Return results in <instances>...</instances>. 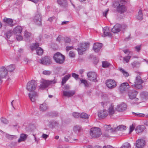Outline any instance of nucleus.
Listing matches in <instances>:
<instances>
[{
	"instance_id": "nucleus-1",
	"label": "nucleus",
	"mask_w": 148,
	"mask_h": 148,
	"mask_svg": "<svg viewBox=\"0 0 148 148\" xmlns=\"http://www.w3.org/2000/svg\"><path fill=\"white\" fill-rule=\"evenodd\" d=\"M33 21L36 25L40 26L42 25V15L39 10L37 9L35 15L33 18Z\"/></svg>"
},
{
	"instance_id": "nucleus-2",
	"label": "nucleus",
	"mask_w": 148,
	"mask_h": 148,
	"mask_svg": "<svg viewBox=\"0 0 148 148\" xmlns=\"http://www.w3.org/2000/svg\"><path fill=\"white\" fill-rule=\"evenodd\" d=\"M53 58L56 62L59 64H63L65 59V56L60 52H57L55 53Z\"/></svg>"
},
{
	"instance_id": "nucleus-3",
	"label": "nucleus",
	"mask_w": 148,
	"mask_h": 148,
	"mask_svg": "<svg viewBox=\"0 0 148 148\" xmlns=\"http://www.w3.org/2000/svg\"><path fill=\"white\" fill-rule=\"evenodd\" d=\"M57 82L56 80H46L42 79L41 80V84L40 86V88L43 89L47 87L51 84H54Z\"/></svg>"
},
{
	"instance_id": "nucleus-4",
	"label": "nucleus",
	"mask_w": 148,
	"mask_h": 148,
	"mask_svg": "<svg viewBox=\"0 0 148 148\" xmlns=\"http://www.w3.org/2000/svg\"><path fill=\"white\" fill-rule=\"evenodd\" d=\"M100 129L98 128L94 127L92 128L90 130V135L93 138L98 137L101 135Z\"/></svg>"
},
{
	"instance_id": "nucleus-5",
	"label": "nucleus",
	"mask_w": 148,
	"mask_h": 148,
	"mask_svg": "<svg viewBox=\"0 0 148 148\" xmlns=\"http://www.w3.org/2000/svg\"><path fill=\"white\" fill-rule=\"evenodd\" d=\"M89 44L88 43H83L80 44V47L77 49L78 53L79 55H82L83 52L87 50L89 48Z\"/></svg>"
},
{
	"instance_id": "nucleus-6",
	"label": "nucleus",
	"mask_w": 148,
	"mask_h": 148,
	"mask_svg": "<svg viewBox=\"0 0 148 148\" xmlns=\"http://www.w3.org/2000/svg\"><path fill=\"white\" fill-rule=\"evenodd\" d=\"M37 86L36 82L34 80H32L29 82L27 85L26 89L31 92L35 90Z\"/></svg>"
},
{
	"instance_id": "nucleus-7",
	"label": "nucleus",
	"mask_w": 148,
	"mask_h": 148,
	"mask_svg": "<svg viewBox=\"0 0 148 148\" xmlns=\"http://www.w3.org/2000/svg\"><path fill=\"white\" fill-rule=\"evenodd\" d=\"M114 5L116 8L117 11L120 13H123L126 10V7L125 5L121 4L119 1L116 2Z\"/></svg>"
},
{
	"instance_id": "nucleus-8",
	"label": "nucleus",
	"mask_w": 148,
	"mask_h": 148,
	"mask_svg": "<svg viewBox=\"0 0 148 148\" xmlns=\"http://www.w3.org/2000/svg\"><path fill=\"white\" fill-rule=\"evenodd\" d=\"M40 63L44 65H49L51 63V58L48 56L42 57L39 60Z\"/></svg>"
},
{
	"instance_id": "nucleus-9",
	"label": "nucleus",
	"mask_w": 148,
	"mask_h": 148,
	"mask_svg": "<svg viewBox=\"0 0 148 148\" xmlns=\"http://www.w3.org/2000/svg\"><path fill=\"white\" fill-rule=\"evenodd\" d=\"M143 81L141 79V78L140 76L137 77L135 82V86L138 89L142 88L143 86L141 84L143 83Z\"/></svg>"
},
{
	"instance_id": "nucleus-10",
	"label": "nucleus",
	"mask_w": 148,
	"mask_h": 148,
	"mask_svg": "<svg viewBox=\"0 0 148 148\" xmlns=\"http://www.w3.org/2000/svg\"><path fill=\"white\" fill-rule=\"evenodd\" d=\"M138 93V92L135 90H130V99L131 100L134 99V100L133 101L134 103H136V102L138 100V98L136 97Z\"/></svg>"
},
{
	"instance_id": "nucleus-11",
	"label": "nucleus",
	"mask_w": 148,
	"mask_h": 148,
	"mask_svg": "<svg viewBox=\"0 0 148 148\" xmlns=\"http://www.w3.org/2000/svg\"><path fill=\"white\" fill-rule=\"evenodd\" d=\"M106 83L107 86L110 89L114 88L116 86L115 81L111 79L106 80Z\"/></svg>"
},
{
	"instance_id": "nucleus-12",
	"label": "nucleus",
	"mask_w": 148,
	"mask_h": 148,
	"mask_svg": "<svg viewBox=\"0 0 148 148\" xmlns=\"http://www.w3.org/2000/svg\"><path fill=\"white\" fill-rule=\"evenodd\" d=\"M8 74V71L5 67L0 68V80L5 77Z\"/></svg>"
},
{
	"instance_id": "nucleus-13",
	"label": "nucleus",
	"mask_w": 148,
	"mask_h": 148,
	"mask_svg": "<svg viewBox=\"0 0 148 148\" xmlns=\"http://www.w3.org/2000/svg\"><path fill=\"white\" fill-rule=\"evenodd\" d=\"M145 142L143 139H139L136 142V148H143L145 145Z\"/></svg>"
},
{
	"instance_id": "nucleus-14",
	"label": "nucleus",
	"mask_w": 148,
	"mask_h": 148,
	"mask_svg": "<svg viewBox=\"0 0 148 148\" xmlns=\"http://www.w3.org/2000/svg\"><path fill=\"white\" fill-rule=\"evenodd\" d=\"M88 79L90 81H95L96 80L97 75L95 73L90 72L87 73Z\"/></svg>"
},
{
	"instance_id": "nucleus-15",
	"label": "nucleus",
	"mask_w": 148,
	"mask_h": 148,
	"mask_svg": "<svg viewBox=\"0 0 148 148\" xmlns=\"http://www.w3.org/2000/svg\"><path fill=\"white\" fill-rule=\"evenodd\" d=\"M129 88V84L128 83H123L122 84L119 88L120 92L123 93L126 91Z\"/></svg>"
},
{
	"instance_id": "nucleus-16",
	"label": "nucleus",
	"mask_w": 148,
	"mask_h": 148,
	"mask_svg": "<svg viewBox=\"0 0 148 148\" xmlns=\"http://www.w3.org/2000/svg\"><path fill=\"white\" fill-rule=\"evenodd\" d=\"M75 93L74 90H65L62 91L63 95L66 97H71L73 96Z\"/></svg>"
},
{
	"instance_id": "nucleus-17",
	"label": "nucleus",
	"mask_w": 148,
	"mask_h": 148,
	"mask_svg": "<svg viewBox=\"0 0 148 148\" xmlns=\"http://www.w3.org/2000/svg\"><path fill=\"white\" fill-rule=\"evenodd\" d=\"M102 47V43H95L93 45V49L95 52H98L100 51Z\"/></svg>"
},
{
	"instance_id": "nucleus-18",
	"label": "nucleus",
	"mask_w": 148,
	"mask_h": 148,
	"mask_svg": "<svg viewBox=\"0 0 148 148\" xmlns=\"http://www.w3.org/2000/svg\"><path fill=\"white\" fill-rule=\"evenodd\" d=\"M38 94L36 92H34L29 94V98L32 102H34L38 98Z\"/></svg>"
},
{
	"instance_id": "nucleus-19",
	"label": "nucleus",
	"mask_w": 148,
	"mask_h": 148,
	"mask_svg": "<svg viewBox=\"0 0 148 148\" xmlns=\"http://www.w3.org/2000/svg\"><path fill=\"white\" fill-rule=\"evenodd\" d=\"M121 25L119 24H116L112 29L111 31L114 33H117L121 31Z\"/></svg>"
},
{
	"instance_id": "nucleus-20",
	"label": "nucleus",
	"mask_w": 148,
	"mask_h": 148,
	"mask_svg": "<svg viewBox=\"0 0 148 148\" xmlns=\"http://www.w3.org/2000/svg\"><path fill=\"white\" fill-rule=\"evenodd\" d=\"M127 106L126 104L122 103L118 105L116 108V110L119 112H122L126 110Z\"/></svg>"
},
{
	"instance_id": "nucleus-21",
	"label": "nucleus",
	"mask_w": 148,
	"mask_h": 148,
	"mask_svg": "<svg viewBox=\"0 0 148 148\" xmlns=\"http://www.w3.org/2000/svg\"><path fill=\"white\" fill-rule=\"evenodd\" d=\"M108 114L107 111L105 110H101L99 112L98 115L99 117L104 118L106 117Z\"/></svg>"
},
{
	"instance_id": "nucleus-22",
	"label": "nucleus",
	"mask_w": 148,
	"mask_h": 148,
	"mask_svg": "<svg viewBox=\"0 0 148 148\" xmlns=\"http://www.w3.org/2000/svg\"><path fill=\"white\" fill-rule=\"evenodd\" d=\"M3 21L6 24H7L10 27H12L14 25L13 24V20L11 18L5 17L3 19Z\"/></svg>"
},
{
	"instance_id": "nucleus-23",
	"label": "nucleus",
	"mask_w": 148,
	"mask_h": 148,
	"mask_svg": "<svg viewBox=\"0 0 148 148\" xmlns=\"http://www.w3.org/2000/svg\"><path fill=\"white\" fill-rule=\"evenodd\" d=\"M145 128V127L144 125H139L137 126L136 128L135 131L137 133H141L144 131Z\"/></svg>"
},
{
	"instance_id": "nucleus-24",
	"label": "nucleus",
	"mask_w": 148,
	"mask_h": 148,
	"mask_svg": "<svg viewBox=\"0 0 148 148\" xmlns=\"http://www.w3.org/2000/svg\"><path fill=\"white\" fill-rule=\"evenodd\" d=\"M22 28L19 26H17L13 30V32L15 34H20L22 32Z\"/></svg>"
},
{
	"instance_id": "nucleus-25",
	"label": "nucleus",
	"mask_w": 148,
	"mask_h": 148,
	"mask_svg": "<svg viewBox=\"0 0 148 148\" xmlns=\"http://www.w3.org/2000/svg\"><path fill=\"white\" fill-rule=\"evenodd\" d=\"M126 127L123 125H121L117 126L116 127L114 128L113 130L114 131H122L126 130Z\"/></svg>"
},
{
	"instance_id": "nucleus-26",
	"label": "nucleus",
	"mask_w": 148,
	"mask_h": 148,
	"mask_svg": "<svg viewBox=\"0 0 148 148\" xmlns=\"http://www.w3.org/2000/svg\"><path fill=\"white\" fill-rule=\"evenodd\" d=\"M58 3L62 7H66L67 3L66 0H57Z\"/></svg>"
},
{
	"instance_id": "nucleus-27",
	"label": "nucleus",
	"mask_w": 148,
	"mask_h": 148,
	"mask_svg": "<svg viewBox=\"0 0 148 148\" xmlns=\"http://www.w3.org/2000/svg\"><path fill=\"white\" fill-rule=\"evenodd\" d=\"M103 30L104 37L108 36L111 37L112 36L111 33L109 32V28L108 27H104Z\"/></svg>"
},
{
	"instance_id": "nucleus-28",
	"label": "nucleus",
	"mask_w": 148,
	"mask_h": 148,
	"mask_svg": "<svg viewBox=\"0 0 148 148\" xmlns=\"http://www.w3.org/2000/svg\"><path fill=\"white\" fill-rule=\"evenodd\" d=\"M114 113V106L112 104L108 109V113L110 116H111Z\"/></svg>"
},
{
	"instance_id": "nucleus-29",
	"label": "nucleus",
	"mask_w": 148,
	"mask_h": 148,
	"mask_svg": "<svg viewBox=\"0 0 148 148\" xmlns=\"http://www.w3.org/2000/svg\"><path fill=\"white\" fill-rule=\"evenodd\" d=\"M48 108L47 105L45 103H43L40 105L39 109L40 111L43 112L47 110Z\"/></svg>"
},
{
	"instance_id": "nucleus-30",
	"label": "nucleus",
	"mask_w": 148,
	"mask_h": 148,
	"mask_svg": "<svg viewBox=\"0 0 148 148\" xmlns=\"http://www.w3.org/2000/svg\"><path fill=\"white\" fill-rule=\"evenodd\" d=\"M27 135L26 134H21L20 138L18 140V143L25 140L27 138Z\"/></svg>"
},
{
	"instance_id": "nucleus-31",
	"label": "nucleus",
	"mask_w": 148,
	"mask_h": 148,
	"mask_svg": "<svg viewBox=\"0 0 148 148\" xmlns=\"http://www.w3.org/2000/svg\"><path fill=\"white\" fill-rule=\"evenodd\" d=\"M71 75L68 74L67 75H65L62 79V84L63 85L65 84L66 81L70 78L71 77Z\"/></svg>"
},
{
	"instance_id": "nucleus-32",
	"label": "nucleus",
	"mask_w": 148,
	"mask_h": 148,
	"mask_svg": "<svg viewBox=\"0 0 148 148\" xmlns=\"http://www.w3.org/2000/svg\"><path fill=\"white\" fill-rule=\"evenodd\" d=\"M15 66L14 64H11L8 66L7 67L8 72H12L15 69Z\"/></svg>"
},
{
	"instance_id": "nucleus-33",
	"label": "nucleus",
	"mask_w": 148,
	"mask_h": 148,
	"mask_svg": "<svg viewBox=\"0 0 148 148\" xmlns=\"http://www.w3.org/2000/svg\"><path fill=\"white\" fill-rule=\"evenodd\" d=\"M136 18L140 20H142L143 18V16L142 11L140 10L139 11L138 14L136 16Z\"/></svg>"
},
{
	"instance_id": "nucleus-34",
	"label": "nucleus",
	"mask_w": 148,
	"mask_h": 148,
	"mask_svg": "<svg viewBox=\"0 0 148 148\" xmlns=\"http://www.w3.org/2000/svg\"><path fill=\"white\" fill-rule=\"evenodd\" d=\"M82 130L81 127L79 126L78 125L75 126L73 128L74 131L76 133L80 132Z\"/></svg>"
},
{
	"instance_id": "nucleus-35",
	"label": "nucleus",
	"mask_w": 148,
	"mask_h": 148,
	"mask_svg": "<svg viewBox=\"0 0 148 148\" xmlns=\"http://www.w3.org/2000/svg\"><path fill=\"white\" fill-rule=\"evenodd\" d=\"M36 52L38 55L41 56L43 54V50L41 47H38L36 49Z\"/></svg>"
},
{
	"instance_id": "nucleus-36",
	"label": "nucleus",
	"mask_w": 148,
	"mask_h": 148,
	"mask_svg": "<svg viewBox=\"0 0 148 148\" xmlns=\"http://www.w3.org/2000/svg\"><path fill=\"white\" fill-rule=\"evenodd\" d=\"M39 46V44L38 43H36L33 44L30 46L31 49L32 51H33L34 50H36V51L37 48Z\"/></svg>"
},
{
	"instance_id": "nucleus-37",
	"label": "nucleus",
	"mask_w": 148,
	"mask_h": 148,
	"mask_svg": "<svg viewBox=\"0 0 148 148\" xmlns=\"http://www.w3.org/2000/svg\"><path fill=\"white\" fill-rule=\"evenodd\" d=\"M119 71L123 74L124 76L126 77H128L129 76V73L125 71L123 69L121 68H119Z\"/></svg>"
},
{
	"instance_id": "nucleus-38",
	"label": "nucleus",
	"mask_w": 148,
	"mask_h": 148,
	"mask_svg": "<svg viewBox=\"0 0 148 148\" xmlns=\"http://www.w3.org/2000/svg\"><path fill=\"white\" fill-rule=\"evenodd\" d=\"M80 117L82 119H88L89 118V116L86 113L83 112L80 114Z\"/></svg>"
},
{
	"instance_id": "nucleus-39",
	"label": "nucleus",
	"mask_w": 148,
	"mask_h": 148,
	"mask_svg": "<svg viewBox=\"0 0 148 148\" xmlns=\"http://www.w3.org/2000/svg\"><path fill=\"white\" fill-rule=\"evenodd\" d=\"M102 67L104 68H106L110 66V64L107 61L102 62Z\"/></svg>"
},
{
	"instance_id": "nucleus-40",
	"label": "nucleus",
	"mask_w": 148,
	"mask_h": 148,
	"mask_svg": "<svg viewBox=\"0 0 148 148\" xmlns=\"http://www.w3.org/2000/svg\"><path fill=\"white\" fill-rule=\"evenodd\" d=\"M12 34V31H9L6 32L5 35L8 38H9L11 36Z\"/></svg>"
},
{
	"instance_id": "nucleus-41",
	"label": "nucleus",
	"mask_w": 148,
	"mask_h": 148,
	"mask_svg": "<svg viewBox=\"0 0 148 148\" xmlns=\"http://www.w3.org/2000/svg\"><path fill=\"white\" fill-rule=\"evenodd\" d=\"M130 144L128 143H126L123 144L120 148H129Z\"/></svg>"
},
{
	"instance_id": "nucleus-42",
	"label": "nucleus",
	"mask_w": 148,
	"mask_h": 148,
	"mask_svg": "<svg viewBox=\"0 0 148 148\" xmlns=\"http://www.w3.org/2000/svg\"><path fill=\"white\" fill-rule=\"evenodd\" d=\"M72 115L75 118H78L80 117V114L78 112H74L72 114Z\"/></svg>"
},
{
	"instance_id": "nucleus-43",
	"label": "nucleus",
	"mask_w": 148,
	"mask_h": 148,
	"mask_svg": "<svg viewBox=\"0 0 148 148\" xmlns=\"http://www.w3.org/2000/svg\"><path fill=\"white\" fill-rule=\"evenodd\" d=\"M136 125L135 123H134L130 126V134L134 130Z\"/></svg>"
},
{
	"instance_id": "nucleus-44",
	"label": "nucleus",
	"mask_w": 148,
	"mask_h": 148,
	"mask_svg": "<svg viewBox=\"0 0 148 148\" xmlns=\"http://www.w3.org/2000/svg\"><path fill=\"white\" fill-rule=\"evenodd\" d=\"M130 60V56H127L123 58V62L125 63V62L126 63H127L129 62Z\"/></svg>"
},
{
	"instance_id": "nucleus-45",
	"label": "nucleus",
	"mask_w": 148,
	"mask_h": 148,
	"mask_svg": "<svg viewBox=\"0 0 148 148\" xmlns=\"http://www.w3.org/2000/svg\"><path fill=\"white\" fill-rule=\"evenodd\" d=\"M1 120L2 122L5 124H7L8 123V120L5 118L2 117L1 119Z\"/></svg>"
},
{
	"instance_id": "nucleus-46",
	"label": "nucleus",
	"mask_w": 148,
	"mask_h": 148,
	"mask_svg": "<svg viewBox=\"0 0 148 148\" xmlns=\"http://www.w3.org/2000/svg\"><path fill=\"white\" fill-rule=\"evenodd\" d=\"M134 49L137 52H139L141 49V45H138L134 47Z\"/></svg>"
},
{
	"instance_id": "nucleus-47",
	"label": "nucleus",
	"mask_w": 148,
	"mask_h": 148,
	"mask_svg": "<svg viewBox=\"0 0 148 148\" xmlns=\"http://www.w3.org/2000/svg\"><path fill=\"white\" fill-rule=\"evenodd\" d=\"M81 81L82 83H83L85 86L86 87H88V84L87 82V81L84 79H82L81 80Z\"/></svg>"
},
{
	"instance_id": "nucleus-48",
	"label": "nucleus",
	"mask_w": 148,
	"mask_h": 148,
	"mask_svg": "<svg viewBox=\"0 0 148 148\" xmlns=\"http://www.w3.org/2000/svg\"><path fill=\"white\" fill-rule=\"evenodd\" d=\"M31 35V34L30 33L28 32L27 31L25 32L24 36L25 37L28 38Z\"/></svg>"
},
{
	"instance_id": "nucleus-49",
	"label": "nucleus",
	"mask_w": 148,
	"mask_h": 148,
	"mask_svg": "<svg viewBox=\"0 0 148 148\" xmlns=\"http://www.w3.org/2000/svg\"><path fill=\"white\" fill-rule=\"evenodd\" d=\"M16 35V38L17 40H21L23 39L22 36L20 35V34H18Z\"/></svg>"
},
{
	"instance_id": "nucleus-50",
	"label": "nucleus",
	"mask_w": 148,
	"mask_h": 148,
	"mask_svg": "<svg viewBox=\"0 0 148 148\" xmlns=\"http://www.w3.org/2000/svg\"><path fill=\"white\" fill-rule=\"evenodd\" d=\"M23 1V0H17L16 1L15 4L16 5H21Z\"/></svg>"
},
{
	"instance_id": "nucleus-51",
	"label": "nucleus",
	"mask_w": 148,
	"mask_h": 148,
	"mask_svg": "<svg viewBox=\"0 0 148 148\" xmlns=\"http://www.w3.org/2000/svg\"><path fill=\"white\" fill-rule=\"evenodd\" d=\"M72 76L75 78L76 79H78L79 78V76L78 75L75 73H72Z\"/></svg>"
},
{
	"instance_id": "nucleus-52",
	"label": "nucleus",
	"mask_w": 148,
	"mask_h": 148,
	"mask_svg": "<svg viewBox=\"0 0 148 148\" xmlns=\"http://www.w3.org/2000/svg\"><path fill=\"white\" fill-rule=\"evenodd\" d=\"M51 73V72L49 71H44L43 72V73L46 75H49Z\"/></svg>"
},
{
	"instance_id": "nucleus-53",
	"label": "nucleus",
	"mask_w": 148,
	"mask_h": 148,
	"mask_svg": "<svg viewBox=\"0 0 148 148\" xmlns=\"http://www.w3.org/2000/svg\"><path fill=\"white\" fill-rule=\"evenodd\" d=\"M104 127L107 130H109L112 129L110 125H105L104 126Z\"/></svg>"
},
{
	"instance_id": "nucleus-54",
	"label": "nucleus",
	"mask_w": 148,
	"mask_h": 148,
	"mask_svg": "<svg viewBox=\"0 0 148 148\" xmlns=\"http://www.w3.org/2000/svg\"><path fill=\"white\" fill-rule=\"evenodd\" d=\"M6 137L7 138L10 140H12L14 137V136L11 135L9 134L6 135Z\"/></svg>"
},
{
	"instance_id": "nucleus-55",
	"label": "nucleus",
	"mask_w": 148,
	"mask_h": 148,
	"mask_svg": "<svg viewBox=\"0 0 148 148\" xmlns=\"http://www.w3.org/2000/svg\"><path fill=\"white\" fill-rule=\"evenodd\" d=\"M63 88L64 90H67L70 89V87L69 85L66 84L64 86Z\"/></svg>"
},
{
	"instance_id": "nucleus-56",
	"label": "nucleus",
	"mask_w": 148,
	"mask_h": 148,
	"mask_svg": "<svg viewBox=\"0 0 148 148\" xmlns=\"http://www.w3.org/2000/svg\"><path fill=\"white\" fill-rule=\"evenodd\" d=\"M69 55L70 57L73 58L75 56V54L73 52L70 51Z\"/></svg>"
},
{
	"instance_id": "nucleus-57",
	"label": "nucleus",
	"mask_w": 148,
	"mask_h": 148,
	"mask_svg": "<svg viewBox=\"0 0 148 148\" xmlns=\"http://www.w3.org/2000/svg\"><path fill=\"white\" fill-rule=\"evenodd\" d=\"M64 41L65 42L69 43L71 41V39L69 38L66 37L64 38Z\"/></svg>"
},
{
	"instance_id": "nucleus-58",
	"label": "nucleus",
	"mask_w": 148,
	"mask_h": 148,
	"mask_svg": "<svg viewBox=\"0 0 148 148\" xmlns=\"http://www.w3.org/2000/svg\"><path fill=\"white\" fill-rule=\"evenodd\" d=\"M145 116V114L143 113H137V114L136 116L142 117Z\"/></svg>"
},
{
	"instance_id": "nucleus-59",
	"label": "nucleus",
	"mask_w": 148,
	"mask_h": 148,
	"mask_svg": "<svg viewBox=\"0 0 148 148\" xmlns=\"http://www.w3.org/2000/svg\"><path fill=\"white\" fill-rule=\"evenodd\" d=\"M138 62H134L132 63L131 64L133 68H134L136 67L137 64H138Z\"/></svg>"
},
{
	"instance_id": "nucleus-60",
	"label": "nucleus",
	"mask_w": 148,
	"mask_h": 148,
	"mask_svg": "<svg viewBox=\"0 0 148 148\" xmlns=\"http://www.w3.org/2000/svg\"><path fill=\"white\" fill-rule=\"evenodd\" d=\"M42 137L45 139H46L48 137V135L43 134Z\"/></svg>"
},
{
	"instance_id": "nucleus-61",
	"label": "nucleus",
	"mask_w": 148,
	"mask_h": 148,
	"mask_svg": "<svg viewBox=\"0 0 148 148\" xmlns=\"http://www.w3.org/2000/svg\"><path fill=\"white\" fill-rule=\"evenodd\" d=\"M54 19L55 17L54 16H53L49 18L48 19V21L50 22H51Z\"/></svg>"
},
{
	"instance_id": "nucleus-62",
	"label": "nucleus",
	"mask_w": 148,
	"mask_h": 148,
	"mask_svg": "<svg viewBox=\"0 0 148 148\" xmlns=\"http://www.w3.org/2000/svg\"><path fill=\"white\" fill-rule=\"evenodd\" d=\"M103 148H115L114 147L110 145H108L107 146H104Z\"/></svg>"
},
{
	"instance_id": "nucleus-63",
	"label": "nucleus",
	"mask_w": 148,
	"mask_h": 148,
	"mask_svg": "<svg viewBox=\"0 0 148 148\" xmlns=\"http://www.w3.org/2000/svg\"><path fill=\"white\" fill-rule=\"evenodd\" d=\"M108 10H107L105 12H103V15L104 16L106 17L107 14H108Z\"/></svg>"
},
{
	"instance_id": "nucleus-64",
	"label": "nucleus",
	"mask_w": 148,
	"mask_h": 148,
	"mask_svg": "<svg viewBox=\"0 0 148 148\" xmlns=\"http://www.w3.org/2000/svg\"><path fill=\"white\" fill-rule=\"evenodd\" d=\"M123 52H124V53H125L127 54L128 53V55H129L130 53V52L129 51V50L128 49H125L123 50Z\"/></svg>"
}]
</instances>
